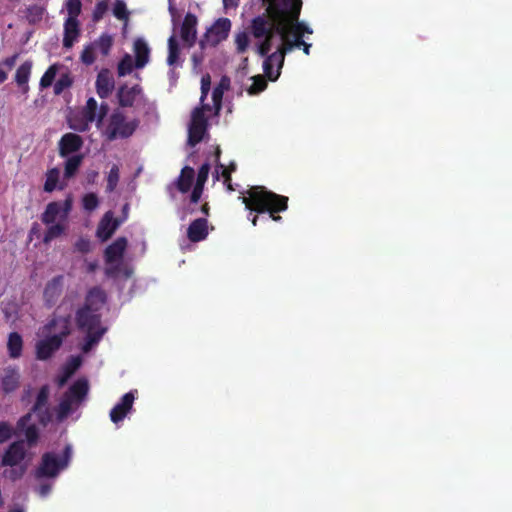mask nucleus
Returning a JSON list of instances; mask_svg holds the SVG:
<instances>
[{
  "instance_id": "nucleus-1",
  "label": "nucleus",
  "mask_w": 512,
  "mask_h": 512,
  "mask_svg": "<svg viewBox=\"0 0 512 512\" xmlns=\"http://www.w3.org/2000/svg\"><path fill=\"white\" fill-rule=\"evenodd\" d=\"M267 15L256 17L251 24L256 53L265 57L263 71L265 76L255 75L249 78L245 90L249 95H256L267 87V77L276 81L284 64L285 55L296 48H303L310 54L311 43L305 40L313 30L306 23L299 21L302 0H267Z\"/></svg>"
},
{
  "instance_id": "nucleus-2",
  "label": "nucleus",
  "mask_w": 512,
  "mask_h": 512,
  "mask_svg": "<svg viewBox=\"0 0 512 512\" xmlns=\"http://www.w3.org/2000/svg\"><path fill=\"white\" fill-rule=\"evenodd\" d=\"M105 302L104 292L98 288L89 291L84 306L77 312V323L87 334L82 346L83 352H89L102 338L106 329L101 326L98 311Z\"/></svg>"
},
{
  "instance_id": "nucleus-3",
  "label": "nucleus",
  "mask_w": 512,
  "mask_h": 512,
  "mask_svg": "<svg viewBox=\"0 0 512 512\" xmlns=\"http://www.w3.org/2000/svg\"><path fill=\"white\" fill-rule=\"evenodd\" d=\"M70 332V322L67 318L58 317L43 326L37 332L35 344L36 357L39 360L50 358L59 349L63 338Z\"/></svg>"
},
{
  "instance_id": "nucleus-4",
  "label": "nucleus",
  "mask_w": 512,
  "mask_h": 512,
  "mask_svg": "<svg viewBox=\"0 0 512 512\" xmlns=\"http://www.w3.org/2000/svg\"><path fill=\"white\" fill-rule=\"evenodd\" d=\"M242 202L246 209L257 213L268 212L270 218L274 221H280L281 217L275 213L287 209L288 198L268 191L263 186H254L247 191V195L242 197Z\"/></svg>"
},
{
  "instance_id": "nucleus-5",
  "label": "nucleus",
  "mask_w": 512,
  "mask_h": 512,
  "mask_svg": "<svg viewBox=\"0 0 512 512\" xmlns=\"http://www.w3.org/2000/svg\"><path fill=\"white\" fill-rule=\"evenodd\" d=\"M73 198L68 196L63 201L49 203L41 216L42 222L46 226L43 236L45 244L64 235L68 228V217L72 210Z\"/></svg>"
},
{
  "instance_id": "nucleus-6",
  "label": "nucleus",
  "mask_w": 512,
  "mask_h": 512,
  "mask_svg": "<svg viewBox=\"0 0 512 512\" xmlns=\"http://www.w3.org/2000/svg\"><path fill=\"white\" fill-rule=\"evenodd\" d=\"M229 84L230 81L228 78H222L218 86L215 87L212 92L213 106L211 107L208 104H203L201 108H195L192 112L188 130V142L190 145L194 146L203 139L207 122V116L205 113L213 112L214 114H217L219 112L224 91L229 88Z\"/></svg>"
},
{
  "instance_id": "nucleus-7",
  "label": "nucleus",
  "mask_w": 512,
  "mask_h": 512,
  "mask_svg": "<svg viewBox=\"0 0 512 512\" xmlns=\"http://www.w3.org/2000/svg\"><path fill=\"white\" fill-rule=\"evenodd\" d=\"M48 396V387H42L38 393L37 400L33 408V413H28L27 415L22 417L18 422L19 430L25 433V436L30 443L35 442L38 436V430L35 424L30 423L32 416L35 415L38 418L40 424L42 425H46L48 422L52 420V414L47 408Z\"/></svg>"
},
{
  "instance_id": "nucleus-8",
  "label": "nucleus",
  "mask_w": 512,
  "mask_h": 512,
  "mask_svg": "<svg viewBox=\"0 0 512 512\" xmlns=\"http://www.w3.org/2000/svg\"><path fill=\"white\" fill-rule=\"evenodd\" d=\"M127 247V239L120 237L116 239L105 251L106 274L115 279L129 278L132 275V268L123 261V253Z\"/></svg>"
},
{
  "instance_id": "nucleus-9",
  "label": "nucleus",
  "mask_w": 512,
  "mask_h": 512,
  "mask_svg": "<svg viewBox=\"0 0 512 512\" xmlns=\"http://www.w3.org/2000/svg\"><path fill=\"white\" fill-rule=\"evenodd\" d=\"M88 393V383L84 379L75 382L62 398L57 410L56 419L61 422L72 415L84 401Z\"/></svg>"
},
{
  "instance_id": "nucleus-10",
  "label": "nucleus",
  "mask_w": 512,
  "mask_h": 512,
  "mask_svg": "<svg viewBox=\"0 0 512 512\" xmlns=\"http://www.w3.org/2000/svg\"><path fill=\"white\" fill-rule=\"evenodd\" d=\"M107 111L108 107L106 105H101L98 108L96 100L89 98L83 111L69 118V127L73 130L83 132L87 130L89 124L94 121H96L97 126L100 127Z\"/></svg>"
},
{
  "instance_id": "nucleus-11",
  "label": "nucleus",
  "mask_w": 512,
  "mask_h": 512,
  "mask_svg": "<svg viewBox=\"0 0 512 512\" xmlns=\"http://www.w3.org/2000/svg\"><path fill=\"white\" fill-rule=\"evenodd\" d=\"M72 457L71 445H66L62 453L49 452L43 455L42 462L37 470L38 477H56L66 469Z\"/></svg>"
},
{
  "instance_id": "nucleus-12",
  "label": "nucleus",
  "mask_w": 512,
  "mask_h": 512,
  "mask_svg": "<svg viewBox=\"0 0 512 512\" xmlns=\"http://www.w3.org/2000/svg\"><path fill=\"white\" fill-rule=\"evenodd\" d=\"M26 449L24 442L13 443L3 456L2 463L5 466H10L9 470L5 471L6 477L16 480L25 473L27 468Z\"/></svg>"
},
{
  "instance_id": "nucleus-13",
  "label": "nucleus",
  "mask_w": 512,
  "mask_h": 512,
  "mask_svg": "<svg viewBox=\"0 0 512 512\" xmlns=\"http://www.w3.org/2000/svg\"><path fill=\"white\" fill-rule=\"evenodd\" d=\"M137 125L136 120L126 118L120 111H116L109 117L102 133L109 140L125 138L133 134Z\"/></svg>"
},
{
  "instance_id": "nucleus-14",
  "label": "nucleus",
  "mask_w": 512,
  "mask_h": 512,
  "mask_svg": "<svg viewBox=\"0 0 512 512\" xmlns=\"http://www.w3.org/2000/svg\"><path fill=\"white\" fill-rule=\"evenodd\" d=\"M231 26V21L228 18H219L206 31L205 39L201 41V46H204L205 44L216 46L220 42L224 41L230 33Z\"/></svg>"
},
{
  "instance_id": "nucleus-15",
  "label": "nucleus",
  "mask_w": 512,
  "mask_h": 512,
  "mask_svg": "<svg viewBox=\"0 0 512 512\" xmlns=\"http://www.w3.org/2000/svg\"><path fill=\"white\" fill-rule=\"evenodd\" d=\"M136 394V390L126 393L112 408L110 411V419L113 423L117 424L118 422L122 421L125 416L132 410Z\"/></svg>"
},
{
  "instance_id": "nucleus-16",
  "label": "nucleus",
  "mask_w": 512,
  "mask_h": 512,
  "mask_svg": "<svg viewBox=\"0 0 512 512\" xmlns=\"http://www.w3.org/2000/svg\"><path fill=\"white\" fill-rule=\"evenodd\" d=\"M197 18L193 14H187L181 26L180 35L184 46L190 48L197 38Z\"/></svg>"
},
{
  "instance_id": "nucleus-17",
  "label": "nucleus",
  "mask_w": 512,
  "mask_h": 512,
  "mask_svg": "<svg viewBox=\"0 0 512 512\" xmlns=\"http://www.w3.org/2000/svg\"><path fill=\"white\" fill-rule=\"evenodd\" d=\"M83 141L80 136L73 133H67L62 136L59 143V154L61 157H68L77 152L82 147Z\"/></svg>"
},
{
  "instance_id": "nucleus-18",
  "label": "nucleus",
  "mask_w": 512,
  "mask_h": 512,
  "mask_svg": "<svg viewBox=\"0 0 512 512\" xmlns=\"http://www.w3.org/2000/svg\"><path fill=\"white\" fill-rule=\"evenodd\" d=\"M121 221L114 219L113 213L111 211L105 213L103 218L101 219L98 228H97V237L102 241L107 240L112 236V234L119 227Z\"/></svg>"
},
{
  "instance_id": "nucleus-19",
  "label": "nucleus",
  "mask_w": 512,
  "mask_h": 512,
  "mask_svg": "<svg viewBox=\"0 0 512 512\" xmlns=\"http://www.w3.org/2000/svg\"><path fill=\"white\" fill-rule=\"evenodd\" d=\"M133 51L135 54V68H143L150 60V47L148 43L142 38L136 39L133 44Z\"/></svg>"
},
{
  "instance_id": "nucleus-20",
  "label": "nucleus",
  "mask_w": 512,
  "mask_h": 512,
  "mask_svg": "<svg viewBox=\"0 0 512 512\" xmlns=\"http://www.w3.org/2000/svg\"><path fill=\"white\" fill-rule=\"evenodd\" d=\"M1 385L5 392L9 393L16 390L19 386L20 374L18 369L7 367L0 376Z\"/></svg>"
},
{
  "instance_id": "nucleus-21",
  "label": "nucleus",
  "mask_w": 512,
  "mask_h": 512,
  "mask_svg": "<svg viewBox=\"0 0 512 512\" xmlns=\"http://www.w3.org/2000/svg\"><path fill=\"white\" fill-rule=\"evenodd\" d=\"M114 88V79L107 70L101 71L96 80L97 93L101 98L107 97Z\"/></svg>"
},
{
  "instance_id": "nucleus-22",
  "label": "nucleus",
  "mask_w": 512,
  "mask_h": 512,
  "mask_svg": "<svg viewBox=\"0 0 512 512\" xmlns=\"http://www.w3.org/2000/svg\"><path fill=\"white\" fill-rule=\"evenodd\" d=\"M183 60L180 57V44L177 36L173 33L168 39L167 64L170 67L181 66Z\"/></svg>"
},
{
  "instance_id": "nucleus-23",
  "label": "nucleus",
  "mask_w": 512,
  "mask_h": 512,
  "mask_svg": "<svg viewBox=\"0 0 512 512\" xmlns=\"http://www.w3.org/2000/svg\"><path fill=\"white\" fill-rule=\"evenodd\" d=\"M209 170H210V166L207 163L203 164L201 166V168L199 169L196 182L193 186V190L190 195L191 202L196 203L200 199L202 191H203V186L208 178Z\"/></svg>"
},
{
  "instance_id": "nucleus-24",
  "label": "nucleus",
  "mask_w": 512,
  "mask_h": 512,
  "mask_svg": "<svg viewBox=\"0 0 512 512\" xmlns=\"http://www.w3.org/2000/svg\"><path fill=\"white\" fill-rule=\"evenodd\" d=\"M67 185V179L60 181V171L57 168H52L46 173V181L44 184V190L46 192H52L55 189L62 190Z\"/></svg>"
},
{
  "instance_id": "nucleus-25",
  "label": "nucleus",
  "mask_w": 512,
  "mask_h": 512,
  "mask_svg": "<svg viewBox=\"0 0 512 512\" xmlns=\"http://www.w3.org/2000/svg\"><path fill=\"white\" fill-rule=\"evenodd\" d=\"M207 234V221L205 219L195 220L190 224L188 228V237L193 242H198L205 239Z\"/></svg>"
},
{
  "instance_id": "nucleus-26",
  "label": "nucleus",
  "mask_w": 512,
  "mask_h": 512,
  "mask_svg": "<svg viewBox=\"0 0 512 512\" xmlns=\"http://www.w3.org/2000/svg\"><path fill=\"white\" fill-rule=\"evenodd\" d=\"M141 89L135 85L133 87L124 86L118 92L119 102L122 106H132L140 97Z\"/></svg>"
},
{
  "instance_id": "nucleus-27",
  "label": "nucleus",
  "mask_w": 512,
  "mask_h": 512,
  "mask_svg": "<svg viewBox=\"0 0 512 512\" xmlns=\"http://www.w3.org/2000/svg\"><path fill=\"white\" fill-rule=\"evenodd\" d=\"M79 36V22L74 20H66L64 24L63 45L70 48L77 41Z\"/></svg>"
},
{
  "instance_id": "nucleus-28",
  "label": "nucleus",
  "mask_w": 512,
  "mask_h": 512,
  "mask_svg": "<svg viewBox=\"0 0 512 512\" xmlns=\"http://www.w3.org/2000/svg\"><path fill=\"white\" fill-rule=\"evenodd\" d=\"M32 69V62L26 61L23 64H21L15 75V81L17 85L22 89L23 93H27L29 90L28 81L30 78Z\"/></svg>"
},
{
  "instance_id": "nucleus-29",
  "label": "nucleus",
  "mask_w": 512,
  "mask_h": 512,
  "mask_svg": "<svg viewBox=\"0 0 512 512\" xmlns=\"http://www.w3.org/2000/svg\"><path fill=\"white\" fill-rule=\"evenodd\" d=\"M195 172L191 167H184L181 174L176 182V187L181 193H187L190 191L194 183Z\"/></svg>"
},
{
  "instance_id": "nucleus-30",
  "label": "nucleus",
  "mask_w": 512,
  "mask_h": 512,
  "mask_svg": "<svg viewBox=\"0 0 512 512\" xmlns=\"http://www.w3.org/2000/svg\"><path fill=\"white\" fill-rule=\"evenodd\" d=\"M62 278L56 277L47 283L44 290V297L47 303H53L62 292Z\"/></svg>"
},
{
  "instance_id": "nucleus-31",
  "label": "nucleus",
  "mask_w": 512,
  "mask_h": 512,
  "mask_svg": "<svg viewBox=\"0 0 512 512\" xmlns=\"http://www.w3.org/2000/svg\"><path fill=\"white\" fill-rule=\"evenodd\" d=\"M65 166H64V179L72 178L77 172L79 166L82 163L83 156L81 154H74L72 156L65 157Z\"/></svg>"
},
{
  "instance_id": "nucleus-32",
  "label": "nucleus",
  "mask_w": 512,
  "mask_h": 512,
  "mask_svg": "<svg viewBox=\"0 0 512 512\" xmlns=\"http://www.w3.org/2000/svg\"><path fill=\"white\" fill-rule=\"evenodd\" d=\"M7 347H8L9 356L11 358L20 357L21 353H22V347H23L22 337L16 332L10 333V335L8 337Z\"/></svg>"
},
{
  "instance_id": "nucleus-33",
  "label": "nucleus",
  "mask_w": 512,
  "mask_h": 512,
  "mask_svg": "<svg viewBox=\"0 0 512 512\" xmlns=\"http://www.w3.org/2000/svg\"><path fill=\"white\" fill-rule=\"evenodd\" d=\"M81 358L79 356L71 357L62 370V374L58 378L59 385L62 386L68 378L80 367Z\"/></svg>"
},
{
  "instance_id": "nucleus-34",
  "label": "nucleus",
  "mask_w": 512,
  "mask_h": 512,
  "mask_svg": "<svg viewBox=\"0 0 512 512\" xmlns=\"http://www.w3.org/2000/svg\"><path fill=\"white\" fill-rule=\"evenodd\" d=\"M63 69L64 66L60 64H53L50 66L40 79L41 88L49 87L53 83L56 75Z\"/></svg>"
},
{
  "instance_id": "nucleus-35",
  "label": "nucleus",
  "mask_w": 512,
  "mask_h": 512,
  "mask_svg": "<svg viewBox=\"0 0 512 512\" xmlns=\"http://www.w3.org/2000/svg\"><path fill=\"white\" fill-rule=\"evenodd\" d=\"M92 44L95 46L96 50L99 51L102 55H107L113 44V38L108 34H103L99 37L98 40H96Z\"/></svg>"
},
{
  "instance_id": "nucleus-36",
  "label": "nucleus",
  "mask_w": 512,
  "mask_h": 512,
  "mask_svg": "<svg viewBox=\"0 0 512 512\" xmlns=\"http://www.w3.org/2000/svg\"><path fill=\"white\" fill-rule=\"evenodd\" d=\"M72 85V78L68 71L64 68L63 72L60 73V78L54 85L55 94H61L65 89Z\"/></svg>"
},
{
  "instance_id": "nucleus-37",
  "label": "nucleus",
  "mask_w": 512,
  "mask_h": 512,
  "mask_svg": "<svg viewBox=\"0 0 512 512\" xmlns=\"http://www.w3.org/2000/svg\"><path fill=\"white\" fill-rule=\"evenodd\" d=\"M234 42L236 51L238 53H244L250 44L249 35L245 31L237 32L234 36Z\"/></svg>"
},
{
  "instance_id": "nucleus-38",
  "label": "nucleus",
  "mask_w": 512,
  "mask_h": 512,
  "mask_svg": "<svg viewBox=\"0 0 512 512\" xmlns=\"http://www.w3.org/2000/svg\"><path fill=\"white\" fill-rule=\"evenodd\" d=\"M135 67V62L130 54H126L118 65L119 76H125L132 72Z\"/></svg>"
},
{
  "instance_id": "nucleus-39",
  "label": "nucleus",
  "mask_w": 512,
  "mask_h": 512,
  "mask_svg": "<svg viewBox=\"0 0 512 512\" xmlns=\"http://www.w3.org/2000/svg\"><path fill=\"white\" fill-rule=\"evenodd\" d=\"M66 9L68 12V18L66 20L78 21L77 17L81 12L80 0H67L66 1Z\"/></svg>"
},
{
  "instance_id": "nucleus-40",
  "label": "nucleus",
  "mask_w": 512,
  "mask_h": 512,
  "mask_svg": "<svg viewBox=\"0 0 512 512\" xmlns=\"http://www.w3.org/2000/svg\"><path fill=\"white\" fill-rule=\"evenodd\" d=\"M119 181V168L117 165H113L107 176V190L113 191Z\"/></svg>"
},
{
  "instance_id": "nucleus-41",
  "label": "nucleus",
  "mask_w": 512,
  "mask_h": 512,
  "mask_svg": "<svg viewBox=\"0 0 512 512\" xmlns=\"http://www.w3.org/2000/svg\"><path fill=\"white\" fill-rule=\"evenodd\" d=\"M96 48L93 44H90L84 48L81 54V60L83 63L90 65L95 61Z\"/></svg>"
},
{
  "instance_id": "nucleus-42",
  "label": "nucleus",
  "mask_w": 512,
  "mask_h": 512,
  "mask_svg": "<svg viewBox=\"0 0 512 512\" xmlns=\"http://www.w3.org/2000/svg\"><path fill=\"white\" fill-rule=\"evenodd\" d=\"M113 14L120 20L128 19L126 4L122 0H117L113 6Z\"/></svg>"
},
{
  "instance_id": "nucleus-43",
  "label": "nucleus",
  "mask_w": 512,
  "mask_h": 512,
  "mask_svg": "<svg viewBox=\"0 0 512 512\" xmlns=\"http://www.w3.org/2000/svg\"><path fill=\"white\" fill-rule=\"evenodd\" d=\"M82 202L84 209L88 211L96 209L99 204L98 197L94 193L86 194L83 197Z\"/></svg>"
},
{
  "instance_id": "nucleus-44",
  "label": "nucleus",
  "mask_w": 512,
  "mask_h": 512,
  "mask_svg": "<svg viewBox=\"0 0 512 512\" xmlns=\"http://www.w3.org/2000/svg\"><path fill=\"white\" fill-rule=\"evenodd\" d=\"M219 170H221V175L224 178V183L227 184V187L229 190H232V187H231V184L229 183V181H230V173L235 170V165L232 164L230 166V168H226L223 165H220L219 169H217L215 171V174H216L215 176L217 179H219Z\"/></svg>"
},
{
  "instance_id": "nucleus-45",
  "label": "nucleus",
  "mask_w": 512,
  "mask_h": 512,
  "mask_svg": "<svg viewBox=\"0 0 512 512\" xmlns=\"http://www.w3.org/2000/svg\"><path fill=\"white\" fill-rule=\"evenodd\" d=\"M44 15V9L39 6H33L28 10V19L30 22H37L42 19Z\"/></svg>"
},
{
  "instance_id": "nucleus-46",
  "label": "nucleus",
  "mask_w": 512,
  "mask_h": 512,
  "mask_svg": "<svg viewBox=\"0 0 512 512\" xmlns=\"http://www.w3.org/2000/svg\"><path fill=\"white\" fill-rule=\"evenodd\" d=\"M12 430L9 424L5 422L0 423V443L7 441L11 437Z\"/></svg>"
},
{
  "instance_id": "nucleus-47",
  "label": "nucleus",
  "mask_w": 512,
  "mask_h": 512,
  "mask_svg": "<svg viewBox=\"0 0 512 512\" xmlns=\"http://www.w3.org/2000/svg\"><path fill=\"white\" fill-rule=\"evenodd\" d=\"M74 246L77 251L86 253L91 248V242L89 239L81 237L75 242Z\"/></svg>"
},
{
  "instance_id": "nucleus-48",
  "label": "nucleus",
  "mask_w": 512,
  "mask_h": 512,
  "mask_svg": "<svg viewBox=\"0 0 512 512\" xmlns=\"http://www.w3.org/2000/svg\"><path fill=\"white\" fill-rule=\"evenodd\" d=\"M210 83H211V80H210L209 75H205L202 77V79H201V98H200L201 103H203L204 98L207 96V93L210 89Z\"/></svg>"
},
{
  "instance_id": "nucleus-49",
  "label": "nucleus",
  "mask_w": 512,
  "mask_h": 512,
  "mask_svg": "<svg viewBox=\"0 0 512 512\" xmlns=\"http://www.w3.org/2000/svg\"><path fill=\"white\" fill-rule=\"evenodd\" d=\"M107 11V3L106 2H99L94 9L93 12V18L95 21L100 20L105 12Z\"/></svg>"
},
{
  "instance_id": "nucleus-50",
  "label": "nucleus",
  "mask_w": 512,
  "mask_h": 512,
  "mask_svg": "<svg viewBox=\"0 0 512 512\" xmlns=\"http://www.w3.org/2000/svg\"><path fill=\"white\" fill-rule=\"evenodd\" d=\"M51 489V484H43L38 488L37 492L41 497H46L50 493Z\"/></svg>"
},
{
  "instance_id": "nucleus-51",
  "label": "nucleus",
  "mask_w": 512,
  "mask_h": 512,
  "mask_svg": "<svg viewBox=\"0 0 512 512\" xmlns=\"http://www.w3.org/2000/svg\"><path fill=\"white\" fill-rule=\"evenodd\" d=\"M239 5V0H223V7L227 12L229 9H235Z\"/></svg>"
},
{
  "instance_id": "nucleus-52",
  "label": "nucleus",
  "mask_w": 512,
  "mask_h": 512,
  "mask_svg": "<svg viewBox=\"0 0 512 512\" xmlns=\"http://www.w3.org/2000/svg\"><path fill=\"white\" fill-rule=\"evenodd\" d=\"M202 60H203L202 56H200V55H198L196 53H194L192 55V62H193V65H194L195 69L198 68L201 65Z\"/></svg>"
},
{
  "instance_id": "nucleus-53",
  "label": "nucleus",
  "mask_w": 512,
  "mask_h": 512,
  "mask_svg": "<svg viewBox=\"0 0 512 512\" xmlns=\"http://www.w3.org/2000/svg\"><path fill=\"white\" fill-rule=\"evenodd\" d=\"M16 61V56L5 59L4 64L9 68L13 67Z\"/></svg>"
},
{
  "instance_id": "nucleus-54",
  "label": "nucleus",
  "mask_w": 512,
  "mask_h": 512,
  "mask_svg": "<svg viewBox=\"0 0 512 512\" xmlns=\"http://www.w3.org/2000/svg\"><path fill=\"white\" fill-rule=\"evenodd\" d=\"M9 512H25V508L22 505H15L10 508Z\"/></svg>"
},
{
  "instance_id": "nucleus-55",
  "label": "nucleus",
  "mask_w": 512,
  "mask_h": 512,
  "mask_svg": "<svg viewBox=\"0 0 512 512\" xmlns=\"http://www.w3.org/2000/svg\"><path fill=\"white\" fill-rule=\"evenodd\" d=\"M169 11L172 15V17L174 18V15H175V8L173 6V3H172V0H169Z\"/></svg>"
},
{
  "instance_id": "nucleus-56",
  "label": "nucleus",
  "mask_w": 512,
  "mask_h": 512,
  "mask_svg": "<svg viewBox=\"0 0 512 512\" xmlns=\"http://www.w3.org/2000/svg\"><path fill=\"white\" fill-rule=\"evenodd\" d=\"M251 220V223L253 226H256L257 225V220H258V216H253L252 218H250Z\"/></svg>"
},
{
  "instance_id": "nucleus-57",
  "label": "nucleus",
  "mask_w": 512,
  "mask_h": 512,
  "mask_svg": "<svg viewBox=\"0 0 512 512\" xmlns=\"http://www.w3.org/2000/svg\"><path fill=\"white\" fill-rule=\"evenodd\" d=\"M219 154H220V150H219V148H218V149H217V151H216V159H217V160H218V158H219Z\"/></svg>"
},
{
  "instance_id": "nucleus-58",
  "label": "nucleus",
  "mask_w": 512,
  "mask_h": 512,
  "mask_svg": "<svg viewBox=\"0 0 512 512\" xmlns=\"http://www.w3.org/2000/svg\"><path fill=\"white\" fill-rule=\"evenodd\" d=\"M247 61H248V59H247V58H245V59L243 60V63L246 65Z\"/></svg>"
}]
</instances>
